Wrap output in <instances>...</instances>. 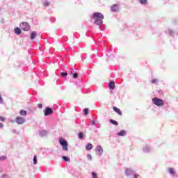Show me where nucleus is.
<instances>
[{"label": "nucleus", "instance_id": "nucleus-1", "mask_svg": "<svg viewBox=\"0 0 178 178\" xmlns=\"http://www.w3.org/2000/svg\"><path fill=\"white\" fill-rule=\"evenodd\" d=\"M92 19H95V24H97V26H101V24L104 23L102 19H104V17L101 13H94L92 15Z\"/></svg>", "mask_w": 178, "mask_h": 178}, {"label": "nucleus", "instance_id": "nucleus-2", "mask_svg": "<svg viewBox=\"0 0 178 178\" xmlns=\"http://www.w3.org/2000/svg\"><path fill=\"white\" fill-rule=\"evenodd\" d=\"M125 175L131 178H138L140 177L138 174H135L134 170H133L131 168H127L125 170Z\"/></svg>", "mask_w": 178, "mask_h": 178}, {"label": "nucleus", "instance_id": "nucleus-3", "mask_svg": "<svg viewBox=\"0 0 178 178\" xmlns=\"http://www.w3.org/2000/svg\"><path fill=\"white\" fill-rule=\"evenodd\" d=\"M152 102L156 106H163L165 105V102L158 97L153 98Z\"/></svg>", "mask_w": 178, "mask_h": 178}, {"label": "nucleus", "instance_id": "nucleus-4", "mask_svg": "<svg viewBox=\"0 0 178 178\" xmlns=\"http://www.w3.org/2000/svg\"><path fill=\"white\" fill-rule=\"evenodd\" d=\"M59 143L63 147V151H69L67 140L61 138L59 139Z\"/></svg>", "mask_w": 178, "mask_h": 178}, {"label": "nucleus", "instance_id": "nucleus-5", "mask_svg": "<svg viewBox=\"0 0 178 178\" xmlns=\"http://www.w3.org/2000/svg\"><path fill=\"white\" fill-rule=\"evenodd\" d=\"M20 29L24 31H29L30 30V25L27 22H22L20 24Z\"/></svg>", "mask_w": 178, "mask_h": 178}, {"label": "nucleus", "instance_id": "nucleus-6", "mask_svg": "<svg viewBox=\"0 0 178 178\" xmlns=\"http://www.w3.org/2000/svg\"><path fill=\"white\" fill-rule=\"evenodd\" d=\"M96 152H97V155L99 156H102V154H104V149L102 148V146L97 145L95 148Z\"/></svg>", "mask_w": 178, "mask_h": 178}, {"label": "nucleus", "instance_id": "nucleus-7", "mask_svg": "<svg viewBox=\"0 0 178 178\" xmlns=\"http://www.w3.org/2000/svg\"><path fill=\"white\" fill-rule=\"evenodd\" d=\"M44 116H49L54 113V110L51 107H47L44 111Z\"/></svg>", "mask_w": 178, "mask_h": 178}, {"label": "nucleus", "instance_id": "nucleus-8", "mask_svg": "<svg viewBox=\"0 0 178 178\" xmlns=\"http://www.w3.org/2000/svg\"><path fill=\"white\" fill-rule=\"evenodd\" d=\"M15 122L17 124H23V123L26 122V119L23 117L18 116L15 118Z\"/></svg>", "mask_w": 178, "mask_h": 178}, {"label": "nucleus", "instance_id": "nucleus-9", "mask_svg": "<svg viewBox=\"0 0 178 178\" xmlns=\"http://www.w3.org/2000/svg\"><path fill=\"white\" fill-rule=\"evenodd\" d=\"M39 134L40 137H47V136L48 135V132L47 131V130L40 129L39 130Z\"/></svg>", "mask_w": 178, "mask_h": 178}, {"label": "nucleus", "instance_id": "nucleus-10", "mask_svg": "<svg viewBox=\"0 0 178 178\" xmlns=\"http://www.w3.org/2000/svg\"><path fill=\"white\" fill-rule=\"evenodd\" d=\"M143 151L145 154H148V153L151 152V151H152V148H151V147H149L148 145H146V146L143 147Z\"/></svg>", "mask_w": 178, "mask_h": 178}, {"label": "nucleus", "instance_id": "nucleus-11", "mask_svg": "<svg viewBox=\"0 0 178 178\" xmlns=\"http://www.w3.org/2000/svg\"><path fill=\"white\" fill-rule=\"evenodd\" d=\"M168 172H169L170 175H171V176H172V177H177V174H176L175 169L170 168V169H168Z\"/></svg>", "mask_w": 178, "mask_h": 178}, {"label": "nucleus", "instance_id": "nucleus-12", "mask_svg": "<svg viewBox=\"0 0 178 178\" xmlns=\"http://www.w3.org/2000/svg\"><path fill=\"white\" fill-rule=\"evenodd\" d=\"M119 11V5L113 4L111 6V12H118Z\"/></svg>", "mask_w": 178, "mask_h": 178}, {"label": "nucleus", "instance_id": "nucleus-13", "mask_svg": "<svg viewBox=\"0 0 178 178\" xmlns=\"http://www.w3.org/2000/svg\"><path fill=\"white\" fill-rule=\"evenodd\" d=\"M127 134V132L125 130H122L121 131L118 133V136L120 137H124Z\"/></svg>", "mask_w": 178, "mask_h": 178}, {"label": "nucleus", "instance_id": "nucleus-14", "mask_svg": "<svg viewBox=\"0 0 178 178\" xmlns=\"http://www.w3.org/2000/svg\"><path fill=\"white\" fill-rule=\"evenodd\" d=\"M14 32L15 33V34H17V35H20V34H22V30L19 27L15 28Z\"/></svg>", "mask_w": 178, "mask_h": 178}, {"label": "nucleus", "instance_id": "nucleus-15", "mask_svg": "<svg viewBox=\"0 0 178 178\" xmlns=\"http://www.w3.org/2000/svg\"><path fill=\"white\" fill-rule=\"evenodd\" d=\"M166 33L170 34L172 37H175V31L173 29H168Z\"/></svg>", "mask_w": 178, "mask_h": 178}, {"label": "nucleus", "instance_id": "nucleus-16", "mask_svg": "<svg viewBox=\"0 0 178 178\" xmlns=\"http://www.w3.org/2000/svg\"><path fill=\"white\" fill-rule=\"evenodd\" d=\"M113 109L114 111H115L116 113L120 115V116H122V111H120V109H119V108L113 107Z\"/></svg>", "mask_w": 178, "mask_h": 178}, {"label": "nucleus", "instance_id": "nucleus-17", "mask_svg": "<svg viewBox=\"0 0 178 178\" xmlns=\"http://www.w3.org/2000/svg\"><path fill=\"white\" fill-rule=\"evenodd\" d=\"M42 6H45V7H48L49 6V5H51V3H49V1H48V0H43L42 1Z\"/></svg>", "mask_w": 178, "mask_h": 178}, {"label": "nucleus", "instance_id": "nucleus-18", "mask_svg": "<svg viewBox=\"0 0 178 178\" xmlns=\"http://www.w3.org/2000/svg\"><path fill=\"white\" fill-rule=\"evenodd\" d=\"M108 88L110 90H115V82L114 81H111L108 83Z\"/></svg>", "mask_w": 178, "mask_h": 178}, {"label": "nucleus", "instance_id": "nucleus-19", "mask_svg": "<svg viewBox=\"0 0 178 178\" xmlns=\"http://www.w3.org/2000/svg\"><path fill=\"white\" fill-rule=\"evenodd\" d=\"M35 37H37V32L33 31V32L31 33V40H35Z\"/></svg>", "mask_w": 178, "mask_h": 178}, {"label": "nucleus", "instance_id": "nucleus-20", "mask_svg": "<svg viewBox=\"0 0 178 178\" xmlns=\"http://www.w3.org/2000/svg\"><path fill=\"white\" fill-rule=\"evenodd\" d=\"M90 149H92V144L88 143V144L86 146V151H90Z\"/></svg>", "mask_w": 178, "mask_h": 178}, {"label": "nucleus", "instance_id": "nucleus-21", "mask_svg": "<svg viewBox=\"0 0 178 178\" xmlns=\"http://www.w3.org/2000/svg\"><path fill=\"white\" fill-rule=\"evenodd\" d=\"M19 114L21 115V116H26L27 115V111L24 110H21L19 111Z\"/></svg>", "mask_w": 178, "mask_h": 178}, {"label": "nucleus", "instance_id": "nucleus-22", "mask_svg": "<svg viewBox=\"0 0 178 178\" xmlns=\"http://www.w3.org/2000/svg\"><path fill=\"white\" fill-rule=\"evenodd\" d=\"M110 122L112 124H114V126H118L119 124V122H118V121L114 120H110Z\"/></svg>", "mask_w": 178, "mask_h": 178}, {"label": "nucleus", "instance_id": "nucleus-23", "mask_svg": "<svg viewBox=\"0 0 178 178\" xmlns=\"http://www.w3.org/2000/svg\"><path fill=\"white\" fill-rule=\"evenodd\" d=\"M139 2L141 5H147L148 3L147 0H139Z\"/></svg>", "mask_w": 178, "mask_h": 178}, {"label": "nucleus", "instance_id": "nucleus-24", "mask_svg": "<svg viewBox=\"0 0 178 178\" xmlns=\"http://www.w3.org/2000/svg\"><path fill=\"white\" fill-rule=\"evenodd\" d=\"M78 137L79 138H80V140L83 139L84 138V134H83V132H79L78 134Z\"/></svg>", "mask_w": 178, "mask_h": 178}, {"label": "nucleus", "instance_id": "nucleus-25", "mask_svg": "<svg viewBox=\"0 0 178 178\" xmlns=\"http://www.w3.org/2000/svg\"><path fill=\"white\" fill-rule=\"evenodd\" d=\"M62 159H63V161H65V162H69V161H70V159L66 156H63Z\"/></svg>", "mask_w": 178, "mask_h": 178}, {"label": "nucleus", "instance_id": "nucleus-26", "mask_svg": "<svg viewBox=\"0 0 178 178\" xmlns=\"http://www.w3.org/2000/svg\"><path fill=\"white\" fill-rule=\"evenodd\" d=\"M92 178H98V175L95 172H92Z\"/></svg>", "mask_w": 178, "mask_h": 178}, {"label": "nucleus", "instance_id": "nucleus-27", "mask_svg": "<svg viewBox=\"0 0 178 178\" xmlns=\"http://www.w3.org/2000/svg\"><path fill=\"white\" fill-rule=\"evenodd\" d=\"M87 158L88 161H92V156L90 154L87 155Z\"/></svg>", "mask_w": 178, "mask_h": 178}, {"label": "nucleus", "instance_id": "nucleus-28", "mask_svg": "<svg viewBox=\"0 0 178 178\" xmlns=\"http://www.w3.org/2000/svg\"><path fill=\"white\" fill-rule=\"evenodd\" d=\"M33 165H37V156L35 155L33 156Z\"/></svg>", "mask_w": 178, "mask_h": 178}, {"label": "nucleus", "instance_id": "nucleus-29", "mask_svg": "<svg viewBox=\"0 0 178 178\" xmlns=\"http://www.w3.org/2000/svg\"><path fill=\"white\" fill-rule=\"evenodd\" d=\"M60 76L62 77H66L67 76V73H66V72H61L60 73Z\"/></svg>", "mask_w": 178, "mask_h": 178}, {"label": "nucleus", "instance_id": "nucleus-30", "mask_svg": "<svg viewBox=\"0 0 178 178\" xmlns=\"http://www.w3.org/2000/svg\"><path fill=\"white\" fill-rule=\"evenodd\" d=\"M72 77H73V79H77V77H79V74H77V73H74V74H72Z\"/></svg>", "mask_w": 178, "mask_h": 178}, {"label": "nucleus", "instance_id": "nucleus-31", "mask_svg": "<svg viewBox=\"0 0 178 178\" xmlns=\"http://www.w3.org/2000/svg\"><path fill=\"white\" fill-rule=\"evenodd\" d=\"M83 112L85 115H88V108H84Z\"/></svg>", "mask_w": 178, "mask_h": 178}, {"label": "nucleus", "instance_id": "nucleus-32", "mask_svg": "<svg viewBox=\"0 0 178 178\" xmlns=\"http://www.w3.org/2000/svg\"><path fill=\"white\" fill-rule=\"evenodd\" d=\"M152 84H158V79H152Z\"/></svg>", "mask_w": 178, "mask_h": 178}, {"label": "nucleus", "instance_id": "nucleus-33", "mask_svg": "<svg viewBox=\"0 0 178 178\" xmlns=\"http://www.w3.org/2000/svg\"><path fill=\"white\" fill-rule=\"evenodd\" d=\"M5 159H6V156H0V161H5Z\"/></svg>", "mask_w": 178, "mask_h": 178}, {"label": "nucleus", "instance_id": "nucleus-34", "mask_svg": "<svg viewBox=\"0 0 178 178\" xmlns=\"http://www.w3.org/2000/svg\"><path fill=\"white\" fill-rule=\"evenodd\" d=\"M0 104H3V99L2 98V96L0 94Z\"/></svg>", "mask_w": 178, "mask_h": 178}, {"label": "nucleus", "instance_id": "nucleus-35", "mask_svg": "<svg viewBox=\"0 0 178 178\" xmlns=\"http://www.w3.org/2000/svg\"><path fill=\"white\" fill-rule=\"evenodd\" d=\"M6 177H8V175L6 174H2L1 176V178H6Z\"/></svg>", "mask_w": 178, "mask_h": 178}, {"label": "nucleus", "instance_id": "nucleus-36", "mask_svg": "<svg viewBox=\"0 0 178 178\" xmlns=\"http://www.w3.org/2000/svg\"><path fill=\"white\" fill-rule=\"evenodd\" d=\"M97 125V122H95V121H91V126H96Z\"/></svg>", "mask_w": 178, "mask_h": 178}, {"label": "nucleus", "instance_id": "nucleus-37", "mask_svg": "<svg viewBox=\"0 0 178 178\" xmlns=\"http://www.w3.org/2000/svg\"><path fill=\"white\" fill-rule=\"evenodd\" d=\"M38 108H39V109H41L42 108V104H38Z\"/></svg>", "mask_w": 178, "mask_h": 178}, {"label": "nucleus", "instance_id": "nucleus-38", "mask_svg": "<svg viewBox=\"0 0 178 178\" xmlns=\"http://www.w3.org/2000/svg\"><path fill=\"white\" fill-rule=\"evenodd\" d=\"M0 120L1 122H5V118L0 116Z\"/></svg>", "mask_w": 178, "mask_h": 178}, {"label": "nucleus", "instance_id": "nucleus-39", "mask_svg": "<svg viewBox=\"0 0 178 178\" xmlns=\"http://www.w3.org/2000/svg\"><path fill=\"white\" fill-rule=\"evenodd\" d=\"M3 124L0 122V129H3Z\"/></svg>", "mask_w": 178, "mask_h": 178}, {"label": "nucleus", "instance_id": "nucleus-40", "mask_svg": "<svg viewBox=\"0 0 178 178\" xmlns=\"http://www.w3.org/2000/svg\"><path fill=\"white\" fill-rule=\"evenodd\" d=\"M99 29H100V30H102V31H103V30H104V27L102 26H99Z\"/></svg>", "mask_w": 178, "mask_h": 178}]
</instances>
